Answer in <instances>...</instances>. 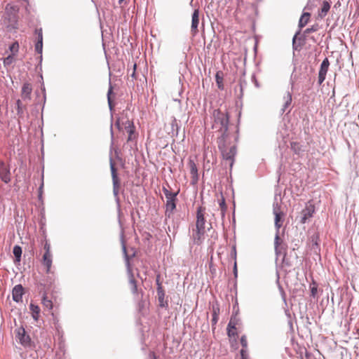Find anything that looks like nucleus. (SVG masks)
<instances>
[{"mask_svg": "<svg viewBox=\"0 0 359 359\" xmlns=\"http://www.w3.org/2000/svg\"><path fill=\"white\" fill-rule=\"evenodd\" d=\"M309 289L311 292V297H313V299H318V284L313 279L312 280V282L310 283Z\"/></svg>", "mask_w": 359, "mask_h": 359, "instance_id": "obj_32", "label": "nucleus"}, {"mask_svg": "<svg viewBox=\"0 0 359 359\" xmlns=\"http://www.w3.org/2000/svg\"><path fill=\"white\" fill-rule=\"evenodd\" d=\"M29 309L32 313V318L35 321H37L39 318L40 308L38 305L32 303L29 305Z\"/></svg>", "mask_w": 359, "mask_h": 359, "instance_id": "obj_31", "label": "nucleus"}, {"mask_svg": "<svg viewBox=\"0 0 359 359\" xmlns=\"http://www.w3.org/2000/svg\"><path fill=\"white\" fill-rule=\"evenodd\" d=\"M9 49L13 53V55H15V53H17L19 50L18 42L16 41L13 42V43H11L9 46Z\"/></svg>", "mask_w": 359, "mask_h": 359, "instance_id": "obj_40", "label": "nucleus"}, {"mask_svg": "<svg viewBox=\"0 0 359 359\" xmlns=\"http://www.w3.org/2000/svg\"><path fill=\"white\" fill-rule=\"evenodd\" d=\"M43 249L45 250L44 253L51 254V252H50V243H48V241H46V242H45V243L43 245Z\"/></svg>", "mask_w": 359, "mask_h": 359, "instance_id": "obj_48", "label": "nucleus"}, {"mask_svg": "<svg viewBox=\"0 0 359 359\" xmlns=\"http://www.w3.org/2000/svg\"><path fill=\"white\" fill-rule=\"evenodd\" d=\"M157 292V299L158 302V306L161 308H163L165 309H168V297H165V292L163 290V287H160Z\"/></svg>", "mask_w": 359, "mask_h": 359, "instance_id": "obj_18", "label": "nucleus"}, {"mask_svg": "<svg viewBox=\"0 0 359 359\" xmlns=\"http://www.w3.org/2000/svg\"><path fill=\"white\" fill-rule=\"evenodd\" d=\"M319 241L320 238L318 234H313L311 236L312 250L315 252H316L317 251H320Z\"/></svg>", "mask_w": 359, "mask_h": 359, "instance_id": "obj_33", "label": "nucleus"}, {"mask_svg": "<svg viewBox=\"0 0 359 359\" xmlns=\"http://www.w3.org/2000/svg\"><path fill=\"white\" fill-rule=\"evenodd\" d=\"M115 126H116V127L118 130H121V125H120V119H119V118L116 121V122H115Z\"/></svg>", "mask_w": 359, "mask_h": 359, "instance_id": "obj_63", "label": "nucleus"}, {"mask_svg": "<svg viewBox=\"0 0 359 359\" xmlns=\"http://www.w3.org/2000/svg\"><path fill=\"white\" fill-rule=\"evenodd\" d=\"M11 168L3 161L0 160V179L5 183L8 184L11 182Z\"/></svg>", "mask_w": 359, "mask_h": 359, "instance_id": "obj_14", "label": "nucleus"}, {"mask_svg": "<svg viewBox=\"0 0 359 359\" xmlns=\"http://www.w3.org/2000/svg\"><path fill=\"white\" fill-rule=\"evenodd\" d=\"M231 255L232 258H233L235 259V261H236V245H233L232 247V250L231 252Z\"/></svg>", "mask_w": 359, "mask_h": 359, "instance_id": "obj_53", "label": "nucleus"}, {"mask_svg": "<svg viewBox=\"0 0 359 359\" xmlns=\"http://www.w3.org/2000/svg\"><path fill=\"white\" fill-rule=\"evenodd\" d=\"M294 76H293V73L291 75L290 77V85H291V90H287L285 93V95L283 97L284 104L282 106V108L280 109V114H283L285 112L287 111V113H290L292 109V92L294 90Z\"/></svg>", "mask_w": 359, "mask_h": 359, "instance_id": "obj_9", "label": "nucleus"}, {"mask_svg": "<svg viewBox=\"0 0 359 359\" xmlns=\"http://www.w3.org/2000/svg\"><path fill=\"white\" fill-rule=\"evenodd\" d=\"M273 212L275 215V227L276 229L274 239V248L276 255L277 256H280L281 255V248H280L279 231L280 228L282 226L283 217L284 215L283 212L280 210V207L278 206V203H273Z\"/></svg>", "mask_w": 359, "mask_h": 359, "instance_id": "obj_4", "label": "nucleus"}, {"mask_svg": "<svg viewBox=\"0 0 359 359\" xmlns=\"http://www.w3.org/2000/svg\"><path fill=\"white\" fill-rule=\"evenodd\" d=\"M226 138H224V137H219L217 142L218 144V149L221 152L223 159L229 161V166L231 169L235 161L237 149L235 145H233L228 149L226 144Z\"/></svg>", "mask_w": 359, "mask_h": 359, "instance_id": "obj_3", "label": "nucleus"}, {"mask_svg": "<svg viewBox=\"0 0 359 359\" xmlns=\"http://www.w3.org/2000/svg\"><path fill=\"white\" fill-rule=\"evenodd\" d=\"M241 344L242 346V348H248V341L247 337L245 335H243L241 337Z\"/></svg>", "mask_w": 359, "mask_h": 359, "instance_id": "obj_46", "label": "nucleus"}, {"mask_svg": "<svg viewBox=\"0 0 359 359\" xmlns=\"http://www.w3.org/2000/svg\"><path fill=\"white\" fill-rule=\"evenodd\" d=\"M233 273L234 277L236 278L238 276V269H237V263L236 261L234 262L233 268Z\"/></svg>", "mask_w": 359, "mask_h": 359, "instance_id": "obj_54", "label": "nucleus"}, {"mask_svg": "<svg viewBox=\"0 0 359 359\" xmlns=\"http://www.w3.org/2000/svg\"><path fill=\"white\" fill-rule=\"evenodd\" d=\"M252 81L254 82L255 86L257 88H259V82L257 80L255 74H252Z\"/></svg>", "mask_w": 359, "mask_h": 359, "instance_id": "obj_58", "label": "nucleus"}, {"mask_svg": "<svg viewBox=\"0 0 359 359\" xmlns=\"http://www.w3.org/2000/svg\"><path fill=\"white\" fill-rule=\"evenodd\" d=\"M315 212V206L309 202L306 207L301 212V217L299 223L304 224H306L309 219L313 217V213Z\"/></svg>", "mask_w": 359, "mask_h": 359, "instance_id": "obj_12", "label": "nucleus"}, {"mask_svg": "<svg viewBox=\"0 0 359 359\" xmlns=\"http://www.w3.org/2000/svg\"><path fill=\"white\" fill-rule=\"evenodd\" d=\"M24 294V287L21 284L14 286L12 290L13 300L17 303L22 302V296Z\"/></svg>", "mask_w": 359, "mask_h": 359, "instance_id": "obj_19", "label": "nucleus"}, {"mask_svg": "<svg viewBox=\"0 0 359 359\" xmlns=\"http://www.w3.org/2000/svg\"><path fill=\"white\" fill-rule=\"evenodd\" d=\"M330 9V4L327 1H323L321 9L318 11V17L323 18Z\"/></svg>", "mask_w": 359, "mask_h": 359, "instance_id": "obj_29", "label": "nucleus"}, {"mask_svg": "<svg viewBox=\"0 0 359 359\" xmlns=\"http://www.w3.org/2000/svg\"><path fill=\"white\" fill-rule=\"evenodd\" d=\"M198 24H199V11L198 9H195L192 13L191 25V32L194 36L198 32Z\"/></svg>", "mask_w": 359, "mask_h": 359, "instance_id": "obj_21", "label": "nucleus"}, {"mask_svg": "<svg viewBox=\"0 0 359 359\" xmlns=\"http://www.w3.org/2000/svg\"><path fill=\"white\" fill-rule=\"evenodd\" d=\"M13 54L12 55H8L6 58H4V65L6 67V66H8L10 65L12 62H13Z\"/></svg>", "mask_w": 359, "mask_h": 359, "instance_id": "obj_42", "label": "nucleus"}, {"mask_svg": "<svg viewBox=\"0 0 359 359\" xmlns=\"http://www.w3.org/2000/svg\"><path fill=\"white\" fill-rule=\"evenodd\" d=\"M218 319H219V317L213 316H212V328L213 331L215 330V325H217V323L218 322Z\"/></svg>", "mask_w": 359, "mask_h": 359, "instance_id": "obj_49", "label": "nucleus"}, {"mask_svg": "<svg viewBox=\"0 0 359 359\" xmlns=\"http://www.w3.org/2000/svg\"><path fill=\"white\" fill-rule=\"evenodd\" d=\"M172 223H173V224H172V229H173L172 233H173L174 236H175V234L177 233V229L179 227V222L173 221Z\"/></svg>", "mask_w": 359, "mask_h": 359, "instance_id": "obj_52", "label": "nucleus"}, {"mask_svg": "<svg viewBox=\"0 0 359 359\" xmlns=\"http://www.w3.org/2000/svg\"><path fill=\"white\" fill-rule=\"evenodd\" d=\"M18 6L7 4L6 6L4 22L8 32L18 29Z\"/></svg>", "mask_w": 359, "mask_h": 359, "instance_id": "obj_2", "label": "nucleus"}, {"mask_svg": "<svg viewBox=\"0 0 359 359\" xmlns=\"http://www.w3.org/2000/svg\"><path fill=\"white\" fill-rule=\"evenodd\" d=\"M112 123H111V127H110V130H111V145H113L114 144V132H113V128H112Z\"/></svg>", "mask_w": 359, "mask_h": 359, "instance_id": "obj_62", "label": "nucleus"}, {"mask_svg": "<svg viewBox=\"0 0 359 359\" xmlns=\"http://www.w3.org/2000/svg\"><path fill=\"white\" fill-rule=\"evenodd\" d=\"M131 292L133 294H137V285H134L131 287Z\"/></svg>", "mask_w": 359, "mask_h": 359, "instance_id": "obj_61", "label": "nucleus"}, {"mask_svg": "<svg viewBox=\"0 0 359 359\" xmlns=\"http://www.w3.org/2000/svg\"><path fill=\"white\" fill-rule=\"evenodd\" d=\"M313 5L311 4V1L309 0L306 4V6L304 8V10H311Z\"/></svg>", "mask_w": 359, "mask_h": 359, "instance_id": "obj_59", "label": "nucleus"}, {"mask_svg": "<svg viewBox=\"0 0 359 359\" xmlns=\"http://www.w3.org/2000/svg\"><path fill=\"white\" fill-rule=\"evenodd\" d=\"M205 214V208L203 206H198L196 210V228L205 230V224L206 223Z\"/></svg>", "mask_w": 359, "mask_h": 359, "instance_id": "obj_13", "label": "nucleus"}, {"mask_svg": "<svg viewBox=\"0 0 359 359\" xmlns=\"http://www.w3.org/2000/svg\"><path fill=\"white\" fill-rule=\"evenodd\" d=\"M227 334L229 337H231L235 336L236 334H237V333L232 331V330L227 329Z\"/></svg>", "mask_w": 359, "mask_h": 359, "instance_id": "obj_60", "label": "nucleus"}, {"mask_svg": "<svg viewBox=\"0 0 359 359\" xmlns=\"http://www.w3.org/2000/svg\"><path fill=\"white\" fill-rule=\"evenodd\" d=\"M121 248H122L123 258H124L126 266L127 269V272L129 276V283L132 287L134 285H137V282L133 277V273L132 271L130 260V259H132L133 257H134L136 255V251L133 248H131V250L133 251V254L131 255H128L127 248H126V243H125V240H124L123 232H122L121 234Z\"/></svg>", "mask_w": 359, "mask_h": 359, "instance_id": "obj_5", "label": "nucleus"}, {"mask_svg": "<svg viewBox=\"0 0 359 359\" xmlns=\"http://www.w3.org/2000/svg\"><path fill=\"white\" fill-rule=\"evenodd\" d=\"M41 185L39 186V189H38V194H43V174H42V176H41Z\"/></svg>", "mask_w": 359, "mask_h": 359, "instance_id": "obj_57", "label": "nucleus"}, {"mask_svg": "<svg viewBox=\"0 0 359 359\" xmlns=\"http://www.w3.org/2000/svg\"><path fill=\"white\" fill-rule=\"evenodd\" d=\"M214 119L213 128H217L221 132L219 137L226 138L228 137L229 116L228 113H224L220 109H215L212 113Z\"/></svg>", "mask_w": 359, "mask_h": 359, "instance_id": "obj_1", "label": "nucleus"}, {"mask_svg": "<svg viewBox=\"0 0 359 359\" xmlns=\"http://www.w3.org/2000/svg\"><path fill=\"white\" fill-rule=\"evenodd\" d=\"M227 329H230V330H236V324L232 323V319H231L229 323H228Z\"/></svg>", "mask_w": 359, "mask_h": 359, "instance_id": "obj_55", "label": "nucleus"}, {"mask_svg": "<svg viewBox=\"0 0 359 359\" xmlns=\"http://www.w3.org/2000/svg\"><path fill=\"white\" fill-rule=\"evenodd\" d=\"M330 66V62L327 57H325L320 64L319 72H318V83L319 85H321L323 81L325 80L326 74L328 71Z\"/></svg>", "mask_w": 359, "mask_h": 359, "instance_id": "obj_16", "label": "nucleus"}, {"mask_svg": "<svg viewBox=\"0 0 359 359\" xmlns=\"http://www.w3.org/2000/svg\"><path fill=\"white\" fill-rule=\"evenodd\" d=\"M215 81L217 86V88L220 90L224 89L223 85V73L221 71L217 72L215 74Z\"/></svg>", "mask_w": 359, "mask_h": 359, "instance_id": "obj_34", "label": "nucleus"}, {"mask_svg": "<svg viewBox=\"0 0 359 359\" xmlns=\"http://www.w3.org/2000/svg\"><path fill=\"white\" fill-rule=\"evenodd\" d=\"M219 306L218 304H215L212 305V315L213 316L219 317Z\"/></svg>", "mask_w": 359, "mask_h": 359, "instance_id": "obj_43", "label": "nucleus"}, {"mask_svg": "<svg viewBox=\"0 0 359 359\" xmlns=\"http://www.w3.org/2000/svg\"><path fill=\"white\" fill-rule=\"evenodd\" d=\"M247 86V82L245 79H241L239 81L238 88H239V93L237 95L238 98H242L243 96V88Z\"/></svg>", "mask_w": 359, "mask_h": 359, "instance_id": "obj_35", "label": "nucleus"}, {"mask_svg": "<svg viewBox=\"0 0 359 359\" xmlns=\"http://www.w3.org/2000/svg\"><path fill=\"white\" fill-rule=\"evenodd\" d=\"M40 78L41 79V92H42V98H41V119L43 120V109H44V106H45V104H46V88H45V85H44V82H43V76L42 74H40ZM40 100H39L37 102L35 103V106H38L39 104H40Z\"/></svg>", "mask_w": 359, "mask_h": 359, "instance_id": "obj_23", "label": "nucleus"}, {"mask_svg": "<svg viewBox=\"0 0 359 359\" xmlns=\"http://www.w3.org/2000/svg\"><path fill=\"white\" fill-rule=\"evenodd\" d=\"M175 209H172L171 208V210H170V208H166L165 209V221L168 219H170L171 217V215L173 213V211L175 210Z\"/></svg>", "mask_w": 359, "mask_h": 359, "instance_id": "obj_47", "label": "nucleus"}, {"mask_svg": "<svg viewBox=\"0 0 359 359\" xmlns=\"http://www.w3.org/2000/svg\"><path fill=\"white\" fill-rule=\"evenodd\" d=\"M111 94H113V87L111 86V81L109 80V86L107 92V102L109 105V108L111 112V118H113V114L112 111L114 110V104L113 103L112 99H111Z\"/></svg>", "mask_w": 359, "mask_h": 359, "instance_id": "obj_27", "label": "nucleus"}, {"mask_svg": "<svg viewBox=\"0 0 359 359\" xmlns=\"http://www.w3.org/2000/svg\"><path fill=\"white\" fill-rule=\"evenodd\" d=\"M133 67V72L130 74V76L133 79H136V69H137V64L136 63H134L132 65Z\"/></svg>", "mask_w": 359, "mask_h": 359, "instance_id": "obj_51", "label": "nucleus"}, {"mask_svg": "<svg viewBox=\"0 0 359 359\" xmlns=\"http://www.w3.org/2000/svg\"><path fill=\"white\" fill-rule=\"evenodd\" d=\"M170 126H171V131L170 133L171 134V136L172 137H177V135L179 134L180 129V126L177 123V119L175 118H173V119L170 123Z\"/></svg>", "mask_w": 359, "mask_h": 359, "instance_id": "obj_30", "label": "nucleus"}, {"mask_svg": "<svg viewBox=\"0 0 359 359\" xmlns=\"http://www.w3.org/2000/svg\"><path fill=\"white\" fill-rule=\"evenodd\" d=\"M14 109L16 111V115L18 116V129L20 131H22V122L25 123L29 119L27 107L26 104H23L22 100L18 99L15 100Z\"/></svg>", "mask_w": 359, "mask_h": 359, "instance_id": "obj_8", "label": "nucleus"}, {"mask_svg": "<svg viewBox=\"0 0 359 359\" xmlns=\"http://www.w3.org/2000/svg\"><path fill=\"white\" fill-rule=\"evenodd\" d=\"M277 276H278V278H277L276 283H277V284H278V289H279V290H280V294H281V295H282V297H283V298L284 301H285V291H284V290H283V287H282V286L280 285V282H279V274H278V273H277Z\"/></svg>", "mask_w": 359, "mask_h": 359, "instance_id": "obj_44", "label": "nucleus"}, {"mask_svg": "<svg viewBox=\"0 0 359 359\" xmlns=\"http://www.w3.org/2000/svg\"><path fill=\"white\" fill-rule=\"evenodd\" d=\"M53 263L52 254L44 253L42 257V264L46 267V273H50Z\"/></svg>", "mask_w": 359, "mask_h": 359, "instance_id": "obj_25", "label": "nucleus"}, {"mask_svg": "<svg viewBox=\"0 0 359 359\" xmlns=\"http://www.w3.org/2000/svg\"><path fill=\"white\" fill-rule=\"evenodd\" d=\"M109 164H110V170L112 177L113 182V194L115 198L116 203L117 205V208L118 213H121V202L120 198L118 197V189L120 186V180L117 174V169L115 167V164L112 157L109 158Z\"/></svg>", "mask_w": 359, "mask_h": 359, "instance_id": "obj_6", "label": "nucleus"}, {"mask_svg": "<svg viewBox=\"0 0 359 359\" xmlns=\"http://www.w3.org/2000/svg\"><path fill=\"white\" fill-rule=\"evenodd\" d=\"M34 34L36 35L34 43L35 52L39 55L43 52V30L42 28H36L34 30Z\"/></svg>", "mask_w": 359, "mask_h": 359, "instance_id": "obj_15", "label": "nucleus"}, {"mask_svg": "<svg viewBox=\"0 0 359 359\" xmlns=\"http://www.w3.org/2000/svg\"><path fill=\"white\" fill-rule=\"evenodd\" d=\"M310 16H311L310 13H309V12L303 13V14L302 15V16L299 20V25H298V27L299 28V30L301 31V29L307 25V23L309 22Z\"/></svg>", "mask_w": 359, "mask_h": 359, "instance_id": "obj_28", "label": "nucleus"}, {"mask_svg": "<svg viewBox=\"0 0 359 359\" xmlns=\"http://www.w3.org/2000/svg\"><path fill=\"white\" fill-rule=\"evenodd\" d=\"M291 149L297 154H299L302 151H303L302 146L298 142H292Z\"/></svg>", "mask_w": 359, "mask_h": 359, "instance_id": "obj_36", "label": "nucleus"}, {"mask_svg": "<svg viewBox=\"0 0 359 359\" xmlns=\"http://www.w3.org/2000/svg\"><path fill=\"white\" fill-rule=\"evenodd\" d=\"M149 357L151 358L152 359H157V357L154 352H150Z\"/></svg>", "mask_w": 359, "mask_h": 359, "instance_id": "obj_64", "label": "nucleus"}, {"mask_svg": "<svg viewBox=\"0 0 359 359\" xmlns=\"http://www.w3.org/2000/svg\"><path fill=\"white\" fill-rule=\"evenodd\" d=\"M318 28L319 26L318 24L313 25L311 27H308L304 31V35H307L311 32H315L318 31Z\"/></svg>", "mask_w": 359, "mask_h": 359, "instance_id": "obj_38", "label": "nucleus"}, {"mask_svg": "<svg viewBox=\"0 0 359 359\" xmlns=\"http://www.w3.org/2000/svg\"><path fill=\"white\" fill-rule=\"evenodd\" d=\"M40 78L41 79V92H42V98H41V119L43 120V109H44V106H45V104H46V88H45V85H44V82H43V76L42 74H40ZM40 100H39L37 102L35 103V106H38L39 104H40Z\"/></svg>", "mask_w": 359, "mask_h": 359, "instance_id": "obj_24", "label": "nucleus"}, {"mask_svg": "<svg viewBox=\"0 0 359 359\" xmlns=\"http://www.w3.org/2000/svg\"><path fill=\"white\" fill-rule=\"evenodd\" d=\"M241 359H248V348H242L240 351Z\"/></svg>", "mask_w": 359, "mask_h": 359, "instance_id": "obj_45", "label": "nucleus"}, {"mask_svg": "<svg viewBox=\"0 0 359 359\" xmlns=\"http://www.w3.org/2000/svg\"><path fill=\"white\" fill-rule=\"evenodd\" d=\"M300 34V30H298L295 34L294 35L293 38H292V48L294 50H298V46L297 45V42H296V40L297 39V36Z\"/></svg>", "mask_w": 359, "mask_h": 359, "instance_id": "obj_41", "label": "nucleus"}, {"mask_svg": "<svg viewBox=\"0 0 359 359\" xmlns=\"http://www.w3.org/2000/svg\"><path fill=\"white\" fill-rule=\"evenodd\" d=\"M32 92V87L29 82H25L22 86L21 97L24 101L31 100V94Z\"/></svg>", "mask_w": 359, "mask_h": 359, "instance_id": "obj_20", "label": "nucleus"}, {"mask_svg": "<svg viewBox=\"0 0 359 359\" xmlns=\"http://www.w3.org/2000/svg\"><path fill=\"white\" fill-rule=\"evenodd\" d=\"M162 191L166 198L165 208L176 209L177 195L180 192V190L177 191L176 192H172L169 191L165 186H163Z\"/></svg>", "mask_w": 359, "mask_h": 359, "instance_id": "obj_10", "label": "nucleus"}, {"mask_svg": "<svg viewBox=\"0 0 359 359\" xmlns=\"http://www.w3.org/2000/svg\"><path fill=\"white\" fill-rule=\"evenodd\" d=\"M160 279H161L160 274H158V275L156 276V285H157L156 290H158V289H159L160 287H163V286H162V284H161V282Z\"/></svg>", "mask_w": 359, "mask_h": 359, "instance_id": "obj_50", "label": "nucleus"}, {"mask_svg": "<svg viewBox=\"0 0 359 359\" xmlns=\"http://www.w3.org/2000/svg\"><path fill=\"white\" fill-rule=\"evenodd\" d=\"M219 205L221 208L222 214L224 216L226 211V205L225 199L223 196H222L221 200L219 201Z\"/></svg>", "mask_w": 359, "mask_h": 359, "instance_id": "obj_39", "label": "nucleus"}, {"mask_svg": "<svg viewBox=\"0 0 359 359\" xmlns=\"http://www.w3.org/2000/svg\"><path fill=\"white\" fill-rule=\"evenodd\" d=\"M42 304L44 306L48 308V309H53V302L51 300H50L46 294L43 296L42 298Z\"/></svg>", "mask_w": 359, "mask_h": 359, "instance_id": "obj_37", "label": "nucleus"}, {"mask_svg": "<svg viewBox=\"0 0 359 359\" xmlns=\"http://www.w3.org/2000/svg\"><path fill=\"white\" fill-rule=\"evenodd\" d=\"M15 339L24 348L33 349L35 347L34 342L30 336L27 333L23 326L15 330Z\"/></svg>", "mask_w": 359, "mask_h": 359, "instance_id": "obj_7", "label": "nucleus"}, {"mask_svg": "<svg viewBox=\"0 0 359 359\" xmlns=\"http://www.w3.org/2000/svg\"><path fill=\"white\" fill-rule=\"evenodd\" d=\"M124 125H125V129H126V132L128 133V137L127 141L128 142L133 141L136 137L135 135V127L134 126V123L131 121L127 120L125 122Z\"/></svg>", "mask_w": 359, "mask_h": 359, "instance_id": "obj_22", "label": "nucleus"}, {"mask_svg": "<svg viewBox=\"0 0 359 359\" xmlns=\"http://www.w3.org/2000/svg\"><path fill=\"white\" fill-rule=\"evenodd\" d=\"M188 164L190 168V174L191 175V184L195 185L198 183L199 180L198 168L194 161L191 158L189 159Z\"/></svg>", "mask_w": 359, "mask_h": 359, "instance_id": "obj_17", "label": "nucleus"}, {"mask_svg": "<svg viewBox=\"0 0 359 359\" xmlns=\"http://www.w3.org/2000/svg\"><path fill=\"white\" fill-rule=\"evenodd\" d=\"M283 263L287 266H291V264L290 263V262L286 259V253L285 252H284V254H283Z\"/></svg>", "mask_w": 359, "mask_h": 359, "instance_id": "obj_56", "label": "nucleus"}, {"mask_svg": "<svg viewBox=\"0 0 359 359\" xmlns=\"http://www.w3.org/2000/svg\"><path fill=\"white\" fill-rule=\"evenodd\" d=\"M205 231L202 229H194L192 235L191 236L190 245H201L205 240Z\"/></svg>", "mask_w": 359, "mask_h": 359, "instance_id": "obj_11", "label": "nucleus"}, {"mask_svg": "<svg viewBox=\"0 0 359 359\" xmlns=\"http://www.w3.org/2000/svg\"><path fill=\"white\" fill-rule=\"evenodd\" d=\"M13 253L15 257V259H14L15 264H19L21 261V257H22V248L18 245H15L13 248Z\"/></svg>", "mask_w": 359, "mask_h": 359, "instance_id": "obj_26", "label": "nucleus"}]
</instances>
